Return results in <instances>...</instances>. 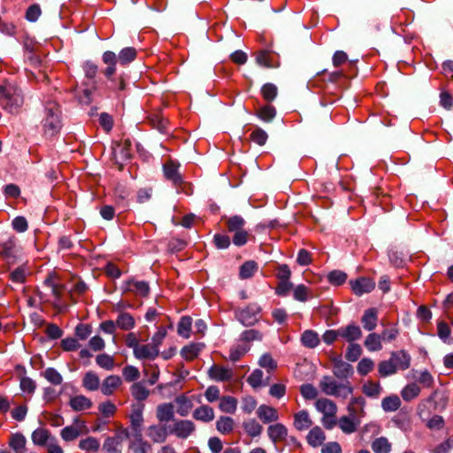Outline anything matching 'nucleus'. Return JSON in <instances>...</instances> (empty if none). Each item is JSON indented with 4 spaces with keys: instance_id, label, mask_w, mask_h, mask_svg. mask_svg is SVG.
<instances>
[{
    "instance_id": "nucleus-1",
    "label": "nucleus",
    "mask_w": 453,
    "mask_h": 453,
    "mask_svg": "<svg viewBox=\"0 0 453 453\" xmlns=\"http://www.w3.org/2000/svg\"><path fill=\"white\" fill-rule=\"evenodd\" d=\"M24 103L21 89L15 84L5 82L0 85V105L11 113H16Z\"/></svg>"
},
{
    "instance_id": "nucleus-2",
    "label": "nucleus",
    "mask_w": 453,
    "mask_h": 453,
    "mask_svg": "<svg viewBox=\"0 0 453 453\" xmlns=\"http://www.w3.org/2000/svg\"><path fill=\"white\" fill-rule=\"evenodd\" d=\"M319 388L327 395L346 399L353 392V387L349 381L337 382L330 376H324L319 381Z\"/></svg>"
},
{
    "instance_id": "nucleus-3",
    "label": "nucleus",
    "mask_w": 453,
    "mask_h": 453,
    "mask_svg": "<svg viewBox=\"0 0 453 453\" xmlns=\"http://www.w3.org/2000/svg\"><path fill=\"white\" fill-rule=\"evenodd\" d=\"M365 399L363 397H355L352 398L348 410L349 411V416H342L338 420V426L342 433L346 434H350L355 433L357 430V427L360 425V420L357 417V411L355 410V405L364 406Z\"/></svg>"
},
{
    "instance_id": "nucleus-4",
    "label": "nucleus",
    "mask_w": 453,
    "mask_h": 453,
    "mask_svg": "<svg viewBox=\"0 0 453 453\" xmlns=\"http://www.w3.org/2000/svg\"><path fill=\"white\" fill-rule=\"evenodd\" d=\"M59 106L55 103H49L46 106V116L43 119V131L45 135L54 136L61 128Z\"/></svg>"
},
{
    "instance_id": "nucleus-5",
    "label": "nucleus",
    "mask_w": 453,
    "mask_h": 453,
    "mask_svg": "<svg viewBox=\"0 0 453 453\" xmlns=\"http://www.w3.org/2000/svg\"><path fill=\"white\" fill-rule=\"evenodd\" d=\"M261 308L257 303H250L245 308L235 311V318L245 326H250L259 321Z\"/></svg>"
},
{
    "instance_id": "nucleus-6",
    "label": "nucleus",
    "mask_w": 453,
    "mask_h": 453,
    "mask_svg": "<svg viewBox=\"0 0 453 453\" xmlns=\"http://www.w3.org/2000/svg\"><path fill=\"white\" fill-rule=\"evenodd\" d=\"M196 429V424L190 419H175L169 425L170 435L180 440L188 439Z\"/></svg>"
},
{
    "instance_id": "nucleus-7",
    "label": "nucleus",
    "mask_w": 453,
    "mask_h": 453,
    "mask_svg": "<svg viewBox=\"0 0 453 453\" xmlns=\"http://www.w3.org/2000/svg\"><path fill=\"white\" fill-rule=\"evenodd\" d=\"M129 437L127 429L119 430L114 436L107 437L103 444L104 453H122L123 441Z\"/></svg>"
},
{
    "instance_id": "nucleus-8",
    "label": "nucleus",
    "mask_w": 453,
    "mask_h": 453,
    "mask_svg": "<svg viewBox=\"0 0 453 453\" xmlns=\"http://www.w3.org/2000/svg\"><path fill=\"white\" fill-rule=\"evenodd\" d=\"M170 435L169 426L166 424H153L146 428V436L153 443H164Z\"/></svg>"
},
{
    "instance_id": "nucleus-9",
    "label": "nucleus",
    "mask_w": 453,
    "mask_h": 453,
    "mask_svg": "<svg viewBox=\"0 0 453 453\" xmlns=\"http://www.w3.org/2000/svg\"><path fill=\"white\" fill-rule=\"evenodd\" d=\"M86 432V426L83 421L75 419L71 426L64 427L60 435L65 441H72L77 439L81 434Z\"/></svg>"
},
{
    "instance_id": "nucleus-10",
    "label": "nucleus",
    "mask_w": 453,
    "mask_h": 453,
    "mask_svg": "<svg viewBox=\"0 0 453 453\" xmlns=\"http://www.w3.org/2000/svg\"><path fill=\"white\" fill-rule=\"evenodd\" d=\"M351 289L357 296L370 293L375 288V282L370 278L361 277L350 282Z\"/></svg>"
},
{
    "instance_id": "nucleus-11",
    "label": "nucleus",
    "mask_w": 453,
    "mask_h": 453,
    "mask_svg": "<svg viewBox=\"0 0 453 453\" xmlns=\"http://www.w3.org/2000/svg\"><path fill=\"white\" fill-rule=\"evenodd\" d=\"M174 406L172 403H164L158 404L156 409V418L161 424H166L169 421L175 420Z\"/></svg>"
},
{
    "instance_id": "nucleus-12",
    "label": "nucleus",
    "mask_w": 453,
    "mask_h": 453,
    "mask_svg": "<svg viewBox=\"0 0 453 453\" xmlns=\"http://www.w3.org/2000/svg\"><path fill=\"white\" fill-rule=\"evenodd\" d=\"M208 375L215 381H228L232 380L234 372L231 368L213 365L208 370Z\"/></svg>"
},
{
    "instance_id": "nucleus-13",
    "label": "nucleus",
    "mask_w": 453,
    "mask_h": 453,
    "mask_svg": "<svg viewBox=\"0 0 453 453\" xmlns=\"http://www.w3.org/2000/svg\"><path fill=\"white\" fill-rule=\"evenodd\" d=\"M132 436L133 439L130 441L129 449L134 453H148L151 446L142 438V430L133 431Z\"/></svg>"
},
{
    "instance_id": "nucleus-14",
    "label": "nucleus",
    "mask_w": 453,
    "mask_h": 453,
    "mask_svg": "<svg viewBox=\"0 0 453 453\" xmlns=\"http://www.w3.org/2000/svg\"><path fill=\"white\" fill-rule=\"evenodd\" d=\"M143 409L144 405L141 403L132 405L131 413L129 415L130 426L132 431L142 430L143 424Z\"/></svg>"
},
{
    "instance_id": "nucleus-15",
    "label": "nucleus",
    "mask_w": 453,
    "mask_h": 453,
    "mask_svg": "<svg viewBox=\"0 0 453 453\" xmlns=\"http://www.w3.org/2000/svg\"><path fill=\"white\" fill-rule=\"evenodd\" d=\"M179 167L180 165L172 160L164 165L165 177L176 186L182 183V177L179 173Z\"/></svg>"
},
{
    "instance_id": "nucleus-16",
    "label": "nucleus",
    "mask_w": 453,
    "mask_h": 453,
    "mask_svg": "<svg viewBox=\"0 0 453 453\" xmlns=\"http://www.w3.org/2000/svg\"><path fill=\"white\" fill-rule=\"evenodd\" d=\"M389 359L392 361L396 371H404L411 365V356L404 350L393 352Z\"/></svg>"
},
{
    "instance_id": "nucleus-17",
    "label": "nucleus",
    "mask_w": 453,
    "mask_h": 453,
    "mask_svg": "<svg viewBox=\"0 0 453 453\" xmlns=\"http://www.w3.org/2000/svg\"><path fill=\"white\" fill-rule=\"evenodd\" d=\"M122 384V380L118 375L107 376L101 385V392L104 395H111Z\"/></svg>"
},
{
    "instance_id": "nucleus-18",
    "label": "nucleus",
    "mask_w": 453,
    "mask_h": 453,
    "mask_svg": "<svg viewBox=\"0 0 453 453\" xmlns=\"http://www.w3.org/2000/svg\"><path fill=\"white\" fill-rule=\"evenodd\" d=\"M159 354V349L151 342L148 344H140L134 349V357L138 359H154Z\"/></svg>"
},
{
    "instance_id": "nucleus-19",
    "label": "nucleus",
    "mask_w": 453,
    "mask_h": 453,
    "mask_svg": "<svg viewBox=\"0 0 453 453\" xmlns=\"http://www.w3.org/2000/svg\"><path fill=\"white\" fill-rule=\"evenodd\" d=\"M307 443L313 447L318 448L322 446L326 441V434L319 426L312 427L306 435Z\"/></svg>"
},
{
    "instance_id": "nucleus-20",
    "label": "nucleus",
    "mask_w": 453,
    "mask_h": 453,
    "mask_svg": "<svg viewBox=\"0 0 453 453\" xmlns=\"http://www.w3.org/2000/svg\"><path fill=\"white\" fill-rule=\"evenodd\" d=\"M257 415L258 418L265 424L275 422L279 419L277 410L266 404H262L257 408Z\"/></svg>"
},
{
    "instance_id": "nucleus-21",
    "label": "nucleus",
    "mask_w": 453,
    "mask_h": 453,
    "mask_svg": "<svg viewBox=\"0 0 453 453\" xmlns=\"http://www.w3.org/2000/svg\"><path fill=\"white\" fill-rule=\"evenodd\" d=\"M312 424L313 421L307 411L303 410L294 414L293 425L296 430H307L312 426Z\"/></svg>"
},
{
    "instance_id": "nucleus-22",
    "label": "nucleus",
    "mask_w": 453,
    "mask_h": 453,
    "mask_svg": "<svg viewBox=\"0 0 453 453\" xmlns=\"http://www.w3.org/2000/svg\"><path fill=\"white\" fill-rule=\"evenodd\" d=\"M194 419L203 423H209L215 418L214 410L209 405H201L194 410L192 413Z\"/></svg>"
},
{
    "instance_id": "nucleus-23",
    "label": "nucleus",
    "mask_w": 453,
    "mask_h": 453,
    "mask_svg": "<svg viewBox=\"0 0 453 453\" xmlns=\"http://www.w3.org/2000/svg\"><path fill=\"white\" fill-rule=\"evenodd\" d=\"M315 407L318 411L321 412L323 416H336L337 406L330 399L320 398L315 403Z\"/></svg>"
},
{
    "instance_id": "nucleus-24",
    "label": "nucleus",
    "mask_w": 453,
    "mask_h": 453,
    "mask_svg": "<svg viewBox=\"0 0 453 453\" xmlns=\"http://www.w3.org/2000/svg\"><path fill=\"white\" fill-rule=\"evenodd\" d=\"M125 290L133 292L141 296H146L150 292V287L148 282L144 280L139 281L131 280L127 281Z\"/></svg>"
},
{
    "instance_id": "nucleus-25",
    "label": "nucleus",
    "mask_w": 453,
    "mask_h": 453,
    "mask_svg": "<svg viewBox=\"0 0 453 453\" xmlns=\"http://www.w3.org/2000/svg\"><path fill=\"white\" fill-rule=\"evenodd\" d=\"M102 58L104 63L107 65L104 73L109 80H111L113 74L116 72V65L118 62L117 55L113 51L108 50L103 54Z\"/></svg>"
},
{
    "instance_id": "nucleus-26",
    "label": "nucleus",
    "mask_w": 453,
    "mask_h": 453,
    "mask_svg": "<svg viewBox=\"0 0 453 453\" xmlns=\"http://www.w3.org/2000/svg\"><path fill=\"white\" fill-rule=\"evenodd\" d=\"M378 311L375 308H369L365 311L361 319L363 326L367 331H372L377 326Z\"/></svg>"
},
{
    "instance_id": "nucleus-27",
    "label": "nucleus",
    "mask_w": 453,
    "mask_h": 453,
    "mask_svg": "<svg viewBox=\"0 0 453 453\" xmlns=\"http://www.w3.org/2000/svg\"><path fill=\"white\" fill-rule=\"evenodd\" d=\"M340 336L351 342L361 338L362 331L358 326L350 324L340 328Z\"/></svg>"
},
{
    "instance_id": "nucleus-28",
    "label": "nucleus",
    "mask_w": 453,
    "mask_h": 453,
    "mask_svg": "<svg viewBox=\"0 0 453 453\" xmlns=\"http://www.w3.org/2000/svg\"><path fill=\"white\" fill-rule=\"evenodd\" d=\"M267 434L273 442H277L285 440L288 434V429L284 425L276 423L269 426Z\"/></svg>"
},
{
    "instance_id": "nucleus-29",
    "label": "nucleus",
    "mask_w": 453,
    "mask_h": 453,
    "mask_svg": "<svg viewBox=\"0 0 453 453\" xmlns=\"http://www.w3.org/2000/svg\"><path fill=\"white\" fill-rule=\"evenodd\" d=\"M383 388L380 382L368 380L362 386V392L369 398L377 399L380 397Z\"/></svg>"
},
{
    "instance_id": "nucleus-30",
    "label": "nucleus",
    "mask_w": 453,
    "mask_h": 453,
    "mask_svg": "<svg viewBox=\"0 0 453 453\" xmlns=\"http://www.w3.org/2000/svg\"><path fill=\"white\" fill-rule=\"evenodd\" d=\"M333 372L337 378H348L353 373V368L349 364L338 359L334 362Z\"/></svg>"
},
{
    "instance_id": "nucleus-31",
    "label": "nucleus",
    "mask_w": 453,
    "mask_h": 453,
    "mask_svg": "<svg viewBox=\"0 0 453 453\" xmlns=\"http://www.w3.org/2000/svg\"><path fill=\"white\" fill-rule=\"evenodd\" d=\"M69 404L75 411H81L91 408L92 401L83 395H79L70 399Z\"/></svg>"
},
{
    "instance_id": "nucleus-32",
    "label": "nucleus",
    "mask_w": 453,
    "mask_h": 453,
    "mask_svg": "<svg viewBox=\"0 0 453 453\" xmlns=\"http://www.w3.org/2000/svg\"><path fill=\"white\" fill-rule=\"evenodd\" d=\"M203 347L202 343L188 344L181 349L180 355L186 361H192L198 357Z\"/></svg>"
},
{
    "instance_id": "nucleus-33",
    "label": "nucleus",
    "mask_w": 453,
    "mask_h": 453,
    "mask_svg": "<svg viewBox=\"0 0 453 453\" xmlns=\"http://www.w3.org/2000/svg\"><path fill=\"white\" fill-rule=\"evenodd\" d=\"M82 386L88 391L97 390L100 388L98 375L92 371L86 372L82 380Z\"/></svg>"
},
{
    "instance_id": "nucleus-34",
    "label": "nucleus",
    "mask_w": 453,
    "mask_h": 453,
    "mask_svg": "<svg viewBox=\"0 0 453 453\" xmlns=\"http://www.w3.org/2000/svg\"><path fill=\"white\" fill-rule=\"evenodd\" d=\"M27 440L21 434H13L10 437L9 446L15 453H26Z\"/></svg>"
},
{
    "instance_id": "nucleus-35",
    "label": "nucleus",
    "mask_w": 453,
    "mask_h": 453,
    "mask_svg": "<svg viewBox=\"0 0 453 453\" xmlns=\"http://www.w3.org/2000/svg\"><path fill=\"white\" fill-rule=\"evenodd\" d=\"M301 342L303 345L305 346L306 348L313 349L319 344L320 339L318 333H316L315 331L305 330L302 334Z\"/></svg>"
},
{
    "instance_id": "nucleus-36",
    "label": "nucleus",
    "mask_w": 453,
    "mask_h": 453,
    "mask_svg": "<svg viewBox=\"0 0 453 453\" xmlns=\"http://www.w3.org/2000/svg\"><path fill=\"white\" fill-rule=\"evenodd\" d=\"M381 342V336L380 334L372 333L366 336L364 345L369 351L374 352L382 349Z\"/></svg>"
},
{
    "instance_id": "nucleus-37",
    "label": "nucleus",
    "mask_w": 453,
    "mask_h": 453,
    "mask_svg": "<svg viewBox=\"0 0 453 453\" xmlns=\"http://www.w3.org/2000/svg\"><path fill=\"white\" fill-rule=\"evenodd\" d=\"M245 224L244 219L238 215L232 216L226 220L227 230L234 234L245 230Z\"/></svg>"
},
{
    "instance_id": "nucleus-38",
    "label": "nucleus",
    "mask_w": 453,
    "mask_h": 453,
    "mask_svg": "<svg viewBox=\"0 0 453 453\" xmlns=\"http://www.w3.org/2000/svg\"><path fill=\"white\" fill-rule=\"evenodd\" d=\"M219 408L225 413L234 414L237 409L236 398L226 395L220 398Z\"/></svg>"
},
{
    "instance_id": "nucleus-39",
    "label": "nucleus",
    "mask_w": 453,
    "mask_h": 453,
    "mask_svg": "<svg viewBox=\"0 0 453 453\" xmlns=\"http://www.w3.org/2000/svg\"><path fill=\"white\" fill-rule=\"evenodd\" d=\"M130 392L132 396L139 402L146 400L150 395V390L142 382L134 383L130 388Z\"/></svg>"
},
{
    "instance_id": "nucleus-40",
    "label": "nucleus",
    "mask_w": 453,
    "mask_h": 453,
    "mask_svg": "<svg viewBox=\"0 0 453 453\" xmlns=\"http://www.w3.org/2000/svg\"><path fill=\"white\" fill-rule=\"evenodd\" d=\"M175 403L178 405L177 413L180 417L188 415L192 409V402L185 395H181L175 398Z\"/></svg>"
},
{
    "instance_id": "nucleus-41",
    "label": "nucleus",
    "mask_w": 453,
    "mask_h": 453,
    "mask_svg": "<svg viewBox=\"0 0 453 453\" xmlns=\"http://www.w3.org/2000/svg\"><path fill=\"white\" fill-rule=\"evenodd\" d=\"M54 437L50 436V434L46 429L38 428L32 434V441L35 445L43 446L47 445L50 439Z\"/></svg>"
},
{
    "instance_id": "nucleus-42",
    "label": "nucleus",
    "mask_w": 453,
    "mask_h": 453,
    "mask_svg": "<svg viewBox=\"0 0 453 453\" xmlns=\"http://www.w3.org/2000/svg\"><path fill=\"white\" fill-rule=\"evenodd\" d=\"M401 406V400L396 395L387 396L381 401V407L387 412L397 411Z\"/></svg>"
},
{
    "instance_id": "nucleus-43",
    "label": "nucleus",
    "mask_w": 453,
    "mask_h": 453,
    "mask_svg": "<svg viewBox=\"0 0 453 453\" xmlns=\"http://www.w3.org/2000/svg\"><path fill=\"white\" fill-rule=\"evenodd\" d=\"M117 326L122 330H130L134 325V319L133 316L127 312H121L116 319Z\"/></svg>"
},
{
    "instance_id": "nucleus-44",
    "label": "nucleus",
    "mask_w": 453,
    "mask_h": 453,
    "mask_svg": "<svg viewBox=\"0 0 453 453\" xmlns=\"http://www.w3.org/2000/svg\"><path fill=\"white\" fill-rule=\"evenodd\" d=\"M420 388L416 383H410L406 385L401 391V396L406 402H410L412 399L418 396L420 394Z\"/></svg>"
},
{
    "instance_id": "nucleus-45",
    "label": "nucleus",
    "mask_w": 453,
    "mask_h": 453,
    "mask_svg": "<svg viewBox=\"0 0 453 453\" xmlns=\"http://www.w3.org/2000/svg\"><path fill=\"white\" fill-rule=\"evenodd\" d=\"M258 265L255 261H246L240 267L239 275L241 279L246 280L251 278L257 271Z\"/></svg>"
},
{
    "instance_id": "nucleus-46",
    "label": "nucleus",
    "mask_w": 453,
    "mask_h": 453,
    "mask_svg": "<svg viewBox=\"0 0 453 453\" xmlns=\"http://www.w3.org/2000/svg\"><path fill=\"white\" fill-rule=\"evenodd\" d=\"M79 448L85 451L96 452L100 448V441L96 437L88 436L80 441Z\"/></svg>"
},
{
    "instance_id": "nucleus-47",
    "label": "nucleus",
    "mask_w": 453,
    "mask_h": 453,
    "mask_svg": "<svg viewBox=\"0 0 453 453\" xmlns=\"http://www.w3.org/2000/svg\"><path fill=\"white\" fill-rule=\"evenodd\" d=\"M372 449L374 453H389L391 443L386 437H380L372 441Z\"/></svg>"
},
{
    "instance_id": "nucleus-48",
    "label": "nucleus",
    "mask_w": 453,
    "mask_h": 453,
    "mask_svg": "<svg viewBox=\"0 0 453 453\" xmlns=\"http://www.w3.org/2000/svg\"><path fill=\"white\" fill-rule=\"evenodd\" d=\"M136 50L133 47L124 48L120 50L119 56L117 57L118 62L121 65H127L136 58Z\"/></svg>"
},
{
    "instance_id": "nucleus-49",
    "label": "nucleus",
    "mask_w": 453,
    "mask_h": 453,
    "mask_svg": "<svg viewBox=\"0 0 453 453\" xmlns=\"http://www.w3.org/2000/svg\"><path fill=\"white\" fill-rule=\"evenodd\" d=\"M216 427L221 434H229L234 428V420L230 417L221 416L217 420Z\"/></svg>"
},
{
    "instance_id": "nucleus-50",
    "label": "nucleus",
    "mask_w": 453,
    "mask_h": 453,
    "mask_svg": "<svg viewBox=\"0 0 453 453\" xmlns=\"http://www.w3.org/2000/svg\"><path fill=\"white\" fill-rule=\"evenodd\" d=\"M96 363L101 368L106 371H111L115 366V361L112 356L103 353L96 357Z\"/></svg>"
},
{
    "instance_id": "nucleus-51",
    "label": "nucleus",
    "mask_w": 453,
    "mask_h": 453,
    "mask_svg": "<svg viewBox=\"0 0 453 453\" xmlns=\"http://www.w3.org/2000/svg\"><path fill=\"white\" fill-rule=\"evenodd\" d=\"M130 147H131L130 141L126 140L123 143H118L116 145V147L113 149V153H114L115 157L119 156V157L123 160L128 159L131 156Z\"/></svg>"
},
{
    "instance_id": "nucleus-52",
    "label": "nucleus",
    "mask_w": 453,
    "mask_h": 453,
    "mask_svg": "<svg viewBox=\"0 0 453 453\" xmlns=\"http://www.w3.org/2000/svg\"><path fill=\"white\" fill-rule=\"evenodd\" d=\"M245 432L251 437L260 435L263 431L262 426L255 419H250L243 423Z\"/></svg>"
},
{
    "instance_id": "nucleus-53",
    "label": "nucleus",
    "mask_w": 453,
    "mask_h": 453,
    "mask_svg": "<svg viewBox=\"0 0 453 453\" xmlns=\"http://www.w3.org/2000/svg\"><path fill=\"white\" fill-rule=\"evenodd\" d=\"M192 319L190 317H182L178 324L179 335L188 338L190 336Z\"/></svg>"
},
{
    "instance_id": "nucleus-54",
    "label": "nucleus",
    "mask_w": 453,
    "mask_h": 453,
    "mask_svg": "<svg viewBox=\"0 0 453 453\" xmlns=\"http://www.w3.org/2000/svg\"><path fill=\"white\" fill-rule=\"evenodd\" d=\"M250 140L257 143L259 146H263L265 144L268 134L267 133L263 130L261 127H257L250 134Z\"/></svg>"
},
{
    "instance_id": "nucleus-55",
    "label": "nucleus",
    "mask_w": 453,
    "mask_h": 453,
    "mask_svg": "<svg viewBox=\"0 0 453 453\" xmlns=\"http://www.w3.org/2000/svg\"><path fill=\"white\" fill-rule=\"evenodd\" d=\"M378 372L381 377H388L392 374H395L397 371L393 365L392 361L390 359L384 360L379 363L378 365Z\"/></svg>"
},
{
    "instance_id": "nucleus-56",
    "label": "nucleus",
    "mask_w": 453,
    "mask_h": 453,
    "mask_svg": "<svg viewBox=\"0 0 453 453\" xmlns=\"http://www.w3.org/2000/svg\"><path fill=\"white\" fill-rule=\"evenodd\" d=\"M373 367L374 362L372 359L369 357H364L358 362L357 370L360 375L364 376L371 372L373 370Z\"/></svg>"
},
{
    "instance_id": "nucleus-57",
    "label": "nucleus",
    "mask_w": 453,
    "mask_h": 453,
    "mask_svg": "<svg viewBox=\"0 0 453 453\" xmlns=\"http://www.w3.org/2000/svg\"><path fill=\"white\" fill-rule=\"evenodd\" d=\"M362 354V348L359 344L351 343L348 346L345 357L348 361H357Z\"/></svg>"
},
{
    "instance_id": "nucleus-58",
    "label": "nucleus",
    "mask_w": 453,
    "mask_h": 453,
    "mask_svg": "<svg viewBox=\"0 0 453 453\" xmlns=\"http://www.w3.org/2000/svg\"><path fill=\"white\" fill-rule=\"evenodd\" d=\"M122 374L126 381H135L140 378V371L134 365H127L122 370Z\"/></svg>"
},
{
    "instance_id": "nucleus-59",
    "label": "nucleus",
    "mask_w": 453,
    "mask_h": 453,
    "mask_svg": "<svg viewBox=\"0 0 453 453\" xmlns=\"http://www.w3.org/2000/svg\"><path fill=\"white\" fill-rule=\"evenodd\" d=\"M44 283L50 288L51 293L56 297L57 301H59L62 295V285L57 283L55 277L51 275L46 278Z\"/></svg>"
},
{
    "instance_id": "nucleus-60",
    "label": "nucleus",
    "mask_w": 453,
    "mask_h": 453,
    "mask_svg": "<svg viewBox=\"0 0 453 453\" xmlns=\"http://www.w3.org/2000/svg\"><path fill=\"white\" fill-rule=\"evenodd\" d=\"M275 115V108L271 105H265L262 107L257 112L258 118L265 122L272 121L274 119Z\"/></svg>"
},
{
    "instance_id": "nucleus-61",
    "label": "nucleus",
    "mask_w": 453,
    "mask_h": 453,
    "mask_svg": "<svg viewBox=\"0 0 453 453\" xmlns=\"http://www.w3.org/2000/svg\"><path fill=\"white\" fill-rule=\"evenodd\" d=\"M98 411L104 418H110L115 414L117 407L111 401H105L98 405Z\"/></svg>"
},
{
    "instance_id": "nucleus-62",
    "label": "nucleus",
    "mask_w": 453,
    "mask_h": 453,
    "mask_svg": "<svg viewBox=\"0 0 453 453\" xmlns=\"http://www.w3.org/2000/svg\"><path fill=\"white\" fill-rule=\"evenodd\" d=\"M261 93L265 100L272 102L277 96L278 90L275 85L266 83L262 87Z\"/></svg>"
},
{
    "instance_id": "nucleus-63",
    "label": "nucleus",
    "mask_w": 453,
    "mask_h": 453,
    "mask_svg": "<svg viewBox=\"0 0 453 453\" xmlns=\"http://www.w3.org/2000/svg\"><path fill=\"white\" fill-rule=\"evenodd\" d=\"M1 252L7 257H12L15 252L16 244L13 238L0 242Z\"/></svg>"
},
{
    "instance_id": "nucleus-64",
    "label": "nucleus",
    "mask_w": 453,
    "mask_h": 453,
    "mask_svg": "<svg viewBox=\"0 0 453 453\" xmlns=\"http://www.w3.org/2000/svg\"><path fill=\"white\" fill-rule=\"evenodd\" d=\"M43 374L45 379L53 385H59L63 381L61 374L54 368H47Z\"/></svg>"
}]
</instances>
